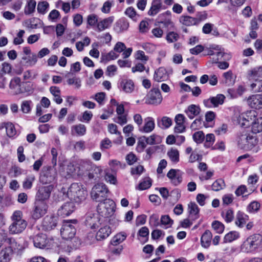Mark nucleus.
<instances>
[{
  "label": "nucleus",
  "mask_w": 262,
  "mask_h": 262,
  "mask_svg": "<svg viewBox=\"0 0 262 262\" xmlns=\"http://www.w3.org/2000/svg\"><path fill=\"white\" fill-rule=\"evenodd\" d=\"M4 126L6 128V133L7 136L12 138L16 135V130L15 128L14 125L11 122H4L3 123Z\"/></svg>",
  "instance_id": "nucleus-38"
},
{
  "label": "nucleus",
  "mask_w": 262,
  "mask_h": 262,
  "mask_svg": "<svg viewBox=\"0 0 262 262\" xmlns=\"http://www.w3.org/2000/svg\"><path fill=\"white\" fill-rule=\"evenodd\" d=\"M101 170L96 166H90V168L89 169L88 172L86 173V176L88 177L89 179H95L99 178V175Z\"/></svg>",
  "instance_id": "nucleus-35"
},
{
  "label": "nucleus",
  "mask_w": 262,
  "mask_h": 262,
  "mask_svg": "<svg viewBox=\"0 0 262 262\" xmlns=\"http://www.w3.org/2000/svg\"><path fill=\"white\" fill-rule=\"evenodd\" d=\"M32 103L31 100L23 101L21 104V111L25 114L29 113L31 111V104Z\"/></svg>",
  "instance_id": "nucleus-50"
},
{
  "label": "nucleus",
  "mask_w": 262,
  "mask_h": 262,
  "mask_svg": "<svg viewBox=\"0 0 262 262\" xmlns=\"http://www.w3.org/2000/svg\"><path fill=\"white\" fill-rule=\"evenodd\" d=\"M162 101V97L160 90L154 88L149 91L146 99V103L157 105L160 104Z\"/></svg>",
  "instance_id": "nucleus-9"
},
{
  "label": "nucleus",
  "mask_w": 262,
  "mask_h": 262,
  "mask_svg": "<svg viewBox=\"0 0 262 262\" xmlns=\"http://www.w3.org/2000/svg\"><path fill=\"white\" fill-rule=\"evenodd\" d=\"M159 137L158 135L155 134H153L148 137H143L145 139L146 143L149 145H154L158 143L159 142L157 141V140Z\"/></svg>",
  "instance_id": "nucleus-62"
},
{
  "label": "nucleus",
  "mask_w": 262,
  "mask_h": 262,
  "mask_svg": "<svg viewBox=\"0 0 262 262\" xmlns=\"http://www.w3.org/2000/svg\"><path fill=\"white\" fill-rule=\"evenodd\" d=\"M138 238L142 244H144L148 240L149 230L147 227L141 228L137 233Z\"/></svg>",
  "instance_id": "nucleus-30"
},
{
  "label": "nucleus",
  "mask_w": 262,
  "mask_h": 262,
  "mask_svg": "<svg viewBox=\"0 0 262 262\" xmlns=\"http://www.w3.org/2000/svg\"><path fill=\"white\" fill-rule=\"evenodd\" d=\"M180 22L186 26H197L196 20L190 16L182 15L180 17Z\"/></svg>",
  "instance_id": "nucleus-33"
},
{
  "label": "nucleus",
  "mask_w": 262,
  "mask_h": 262,
  "mask_svg": "<svg viewBox=\"0 0 262 262\" xmlns=\"http://www.w3.org/2000/svg\"><path fill=\"white\" fill-rule=\"evenodd\" d=\"M251 130L254 134H257L262 131V117L257 118L254 122H252Z\"/></svg>",
  "instance_id": "nucleus-41"
},
{
  "label": "nucleus",
  "mask_w": 262,
  "mask_h": 262,
  "mask_svg": "<svg viewBox=\"0 0 262 262\" xmlns=\"http://www.w3.org/2000/svg\"><path fill=\"white\" fill-rule=\"evenodd\" d=\"M189 214L199 213L200 209L194 202H190L188 206Z\"/></svg>",
  "instance_id": "nucleus-64"
},
{
  "label": "nucleus",
  "mask_w": 262,
  "mask_h": 262,
  "mask_svg": "<svg viewBox=\"0 0 262 262\" xmlns=\"http://www.w3.org/2000/svg\"><path fill=\"white\" fill-rule=\"evenodd\" d=\"M125 14L133 20H136L137 13L133 7H129L127 8L125 11Z\"/></svg>",
  "instance_id": "nucleus-63"
},
{
  "label": "nucleus",
  "mask_w": 262,
  "mask_h": 262,
  "mask_svg": "<svg viewBox=\"0 0 262 262\" xmlns=\"http://www.w3.org/2000/svg\"><path fill=\"white\" fill-rule=\"evenodd\" d=\"M167 177L174 186L179 185L182 182V176L178 169H171L167 173Z\"/></svg>",
  "instance_id": "nucleus-16"
},
{
  "label": "nucleus",
  "mask_w": 262,
  "mask_h": 262,
  "mask_svg": "<svg viewBox=\"0 0 262 262\" xmlns=\"http://www.w3.org/2000/svg\"><path fill=\"white\" fill-rule=\"evenodd\" d=\"M22 216L23 213L20 211H15L13 213L11 216L13 222L9 227V231L10 234H19L26 229L27 222L22 219Z\"/></svg>",
  "instance_id": "nucleus-1"
},
{
  "label": "nucleus",
  "mask_w": 262,
  "mask_h": 262,
  "mask_svg": "<svg viewBox=\"0 0 262 262\" xmlns=\"http://www.w3.org/2000/svg\"><path fill=\"white\" fill-rule=\"evenodd\" d=\"M193 139L196 143H201L205 140V135L202 131H198L193 134Z\"/></svg>",
  "instance_id": "nucleus-54"
},
{
  "label": "nucleus",
  "mask_w": 262,
  "mask_h": 262,
  "mask_svg": "<svg viewBox=\"0 0 262 262\" xmlns=\"http://www.w3.org/2000/svg\"><path fill=\"white\" fill-rule=\"evenodd\" d=\"M35 181V177L33 175L27 177L23 182V187L24 189H30Z\"/></svg>",
  "instance_id": "nucleus-46"
},
{
  "label": "nucleus",
  "mask_w": 262,
  "mask_h": 262,
  "mask_svg": "<svg viewBox=\"0 0 262 262\" xmlns=\"http://www.w3.org/2000/svg\"><path fill=\"white\" fill-rule=\"evenodd\" d=\"M212 227L217 233H222L224 230V225L218 221H214L212 223Z\"/></svg>",
  "instance_id": "nucleus-52"
},
{
  "label": "nucleus",
  "mask_w": 262,
  "mask_h": 262,
  "mask_svg": "<svg viewBox=\"0 0 262 262\" xmlns=\"http://www.w3.org/2000/svg\"><path fill=\"white\" fill-rule=\"evenodd\" d=\"M67 81L68 84L70 85L74 84L76 89H78L81 87V81L79 78L74 77L69 78Z\"/></svg>",
  "instance_id": "nucleus-58"
},
{
  "label": "nucleus",
  "mask_w": 262,
  "mask_h": 262,
  "mask_svg": "<svg viewBox=\"0 0 262 262\" xmlns=\"http://www.w3.org/2000/svg\"><path fill=\"white\" fill-rule=\"evenodd\" d=\"M167 156L173 163H178L179 161V152L178 149L171 148L167 152Z\"/></svg>",
  "instance_id": "nucleus-44"
},
{
  "label": "nucleus",
  "mask_w": 262,
  "mask_h": 262,
  "mask_svg": "<svg viewBox=\"0 0 262 262\" xmlns=\"http://www.w3.org/2000/svg\"><path fill=\"white\" fill-rule=\"evenodd\" d=\"M75 210L74 203L72 202L64 203L58 210L57 213L62 217L70 215Z\"/></svg>",
  "instance_id": "nucleus-15"
},
{
  "label": "nucleus",
  "mask_w": 262,
  "mask_h": 262,
  "mask_svg": "<svg viewBox=\"0 0 262 262\" xmlns=\"http://www.w3.org/2000/svg\"><path fill=\"white\" fill-rule=\"evenodd\" d=\"M53 190V186L52 185L39 187L36 195V200L44 201L48 200L50 198Z\"/></svg>",
  "instance_id": "nucleus-11"
},
{
  "label": "nucleus",
  "mask_w": 262,
  "mask_h": 262,
  "mask_svg": "<svg viewBox=\"0 0 262 262\" xmlns=\"http://www.w3.org/2000/svg\"><path fill=\"white\" fill-rule=\"evenodd\" d=\"M260 235H252L247 238L241 246V251L245 253L254 252L260 243Z\"/></svg>",
  "instance_id": "nucleus-6"
},
{
  "label": "nucleus",
  "mask_w": 262,
  "mask_h": 262,
  "mask_svg": "<svg viewBox=\"0 0 262 262\" xmlns=\"http://www.w3.org/2000/svg\"><path fill=\"white\" fill-rule=\"evenodd\" d=\"M121 86L126 93H131L134 89V84L131 80L123 79L121 82Z\"/></svg>",
  "instance_id": "nucleus-34"
},
{
  "label": "nucleus",
  "mask_w": 262,
  "mask_h": 262,
  "mask_svg": "<svg viewBox=\"0 0 262 262\" xmlns=\"http://www.w3.org/2000/svg\"><path fill=\"white\" fill-rule=\"evenodd\" d=\"M161 7L162 2L160 0H153L148 14L150 16L156 15L160 11Z\"/></svg>",
  "instance_id": "nucleus-29"
},
{
  "label": "nucleus",
  "mask_w": 262,
  "mask_h": 262,
  "mask_svg": "<svg viewBox=\"0 0 262 262\" xmlns=\"http://www.w3.org/2000/svg\"><path fill=\"white\" fill-rule=\"evenodd\" d=\"M23 169L18 166L16 165L12 166L10 169L9 174L12 177H17L23 173Z\"/></svg>",
  "instance_id": "nucleus-53"
},
{
  "label": "nucleus",
  "mask_w": 262,
  "mask_h": 262,
  "mask_svg": "<svg viewBox=\"0 0 262 262\" xmlns=\"http://www.w3.org/2000/svg\"><path fill=\"white\" fill-rule=\"evenodd\" d=\"M55 178V172L53 170H50L47 171L43 175L40 177V181L43 183H50L54 180Z\"/></svg>",
  "instance_id": "nucleus-32"
},
{
  "label": "nucleus",
  "mask_w": 262,
  "mask_h": 262,
  "mask_svg": "<svg viewBox=\"0 0 262 262\" xmlns=\"http://www.w3.org/2000/svg\"><path fill=\"white\" fill-rule=\"evenodd\" d=\"M247 77L249 80H258L262 77V67H255L248 71Z\"/></svg>",
  "instance_id": "nucleus-20"
},
{
  "label": "nucleus",
  "mask_w": 262,
  "mask_h": 262,
  "mask_svg": "<svg viewBox=\"0 0 262 262\" xmlns=\"http://www.w3.org/2000/svg\"><path fill=\"white\" fill-rule=\"evenodd\" d=\"M28 85L27 82H21L20 78L15 77L12 79L9 84V88L11 90H15L17 87L20 88V86H25Z\"/></svg>",
  "instance_id": "nucleus-43"
},
{
  "label": "nucleus",
  "mask_w": 262,
  "mask_h": 262,
  "mask_svg": "<svg viewBox=\"0 0 262 262\" xmlns=\"http://www.w3.org/2000/svg\"><path fill=\"white\" fill-rule=\"evenodd\" d=\"M77 224L76 220H64L60 229L62 237L69 240L73 238L76 234L75 225Z\"/></svg>",
  "instance_id": "nucleus-3"
},
{
  "label": "nucleus",
  "mask_w": 262,
  "mask_h": 262,
  "mask_svg": "<svg viewBox=\"0 0 262 262\" xmlns=\"http://www.w3.org/2000/svg\"><path fill=\"white\" fill-rule=\"evenodd\" d=\"M36 2L35 1H28L27 5L24 10V13L26 15H29L33 13L35 8Z\"/></svg>",
  "instance_id": "nucleus-48"
},
{
  "label": "nucleus",
  "mask_w": 262,
  "mask_h": 262,
  "mask_svg": "<svg viewBox=\"0 0 262 262\" xmlns=\"http://www.w3.org/2000/svg\"><path fill=\"white\" fill-rule=\"evenodd\" d=\"M115 206V203L112 200L105 199L100 202L97 206V211L102 216L108 217L114 214Z\"/></svg>",
  "instance_id": "nucleus-5"
},
{
  "label": "nucleus",
  "mask_w": 262,
  "mask_h": 262,
  "mask_svg": "<svg viewBox=\"0 0 262 262\" xmlns=\"http://www.w3.org/2000/svg\"><path fill=\"white\" fill-rule=\"evenodd\" d=\"M225 80L224 83L228 86L232 85L235 82V80L233 77V74L231 71H229L225 72L223 74Z\"/></svg>",
  "instance_id": "nucleus-47"
},
{
  "label": "nucleus",
  "mask_w": 262,
  "mask_h": 262,
  "mask_svg": "<svg viewBox=\"0 0 262 262\" xmlns=\"http://www.w3.org/2000/svg\"><path fill=\"white\" fill-rule=\"evenodd\" d=\"M144 125L139 128V131L143 133H149L152 132L155 126L154 119L151 117H147L144 119Z\"/></svg>",
  "instance_id": "nucleus-18"
},
{
  "label": "nucleus",
  "mask_w": 262,
  "mask_h": 262,
  "mask_svg": "<svg viewBox=\"0 0 262 262\" xmlns=\"http://www.w3.org/2000/svg\"><path fill=\"white\" fill-rule=\"evenodd\" d=\"M11 251L10 249L6 248L0 252V261L7 262L11 259Z\"/></svg>",
  "instance_id": "nucleus-45"
},
{
  "label": "nucleus",
  "mask_w": 262,
  "mask_h": 262,
  "mask_svg": "<svg viewBox=\"0 0 262 262\" xmlns=\"http://www.w3.org/2000/svg\"><path fill=\"white\" fill-rule=\"evenodd\" d=\"M37 61V56L35 53H32L31 55L28 56V60L25 62L27 66H34Z\"/></svg>",
  "instance_id": "nucleus-59"
},
{
  "label": "nucleus",
  "mask_w": 262,
  "mask_h": 262,
  "mask_svg": "<svg viewBox=\"0 0 262 262\" xmlns=\"http://www.w3.org/2000/svg\"><path fill=\"white\" fill-rule=\"evenodd\" d=\"M6 245L9 246L8 249H10L11 252L16 250L19 251L22 248V246L19 244H18L15 239L12 237H8Z\"/></svg>",
  "instance_id": "nucleus-39"
},
{
  "label": "nucleus",
  "mask_w": 262,
  "mask_h": 262,
  "mask_svg": "<svg viewBox=\"0 0 262 262\" xmlns=\"http://www.w3.org/2000/svg\"><path fill=\"white\" fill-rule=\"evenodd\" d=\"M100 220L98 214L89 213L86 215L85 224L91 229H95L99 227Z\"/></svg>",
  "instance_id": "nucleus-17"
},
{
  "label": "nucleus",
  "mask_w": 262,
  "mask_h": 262,
  "mask_svg": "<svg viewBox=\"0 0 262 262\" xmlns=\"http://www.w3.org/2000/svg\"><path fill=\"white\" fill-rule=\"evenodd\" d=\"M114 20V16L106 18L99 22L97 24V29L99 32H101L109 28Z\"/></svg>",
  "instance_id": "nucleus-22"
},
{
  "label": "nucleus",
  "mask_w": 262,
  "mask_h": 262,
  "mask_svg": "<svg viewBox=\"0 0 262 262\" xmlns=\"http://www.w3.org/2000/svg\"><path fill=\"white\" fill-rule=\"evenodd\" d=\"M111 233L110 227L107 226L101 228L97 232L96 238L97 241H102L107 238Z\"/></svg>",
  "instance_id": "nucleus-26"
},
{
  "label": "nucleus",
  "mask_w": 262,
  "mask_h": 262,
  "mask_svg": "<svg viewBox=\"0 0 262 262\" xmlns=\"http://www.w3.org/2000/svg\"><path fill=\"white\" fill-rule=\"evenodd\" d=\"M129 23L125 18L118 20L114 26V30L117 33H121L128 29Z\"/></svg>",
  "instance_id": "nucleus-24"
},
{
  "label": "nucleus",
  "mask_w": 262,
  "mask_h": 262,
  "mask_svg": "<svg viewBox=\"0 0 262 262\" xmlns=\"http://www.w3.org/2000/svg\"><path fill=\"white\" fill-rule=\"evenodd\" d=\"M237 142L238 146L241 149L249 150L255 146L257 141L255 136L245 134L239 137Z\"/></svg>",
  "instance_id": "nucleus-7"
},
{
  "label": "nucleus",
  "mask_w": 262,
  "mask_h": 262,
  "mask_svg": "<svg viewBox=\"0 0 262 262\" xmlns=\"http://www.w3.org/2000/svg\"><path fill=\"white\" fill-rule=\"evenodd\" d=\"M239 237V233L235 231H230L227 233L224 237V243H231Z\"/></svg>",
  "instance_id": "nucleus-40"
},
{
  "label": "nucleus",
  "mask_w": 262,
  "mask_h": 262,
  "mask_svg": "<svg viewBox=\"0 0 262 262\" xmlns=\"http://www.w3.org/2000/svg\"><path fill=\"white\" fill-rule=\"evenodd\" d=\"M212 234L210 231L206 230L202 235L201 243L203 247L208 248L211 244Z\"/></svg>",
  "instance_id": "nucleus-25"
},
{
  "label": "nucleus",
  "mask_w": 262,
  "mask_h": 262,
  "mask_svg": "<svg viewBox=\"0 0 262 262\" xmlns=\"http://www.w3.org/2000/svg\"><path fill=\"white\" fill-rule=\"evenodd\" d=\"M34 246L38 248L43 249L47 246H50L49 239L44 234H39L33 238Z\"/></svg>",
  "instance_id": "nucleus-14"
},
{
  "label": "nucleus",
  "mask_w": 262,
  "mask_h": 262,
  "mask_svg": "<svg viewBox=\"0 0 262 262\" xmlns=\"http://www.w3.org/2000/svg\"><path fill=\"white\" fill-rule=\"evenodd\" d=\"M249 220V216L242 211H238L235 216V224L239 228H243Z\"/></svg>",
  "instance_id": "nucleus-19"
},
{
  "label": "nucleus",
  "mask_w": 262,
  "mask_h": 262,
  "mask_svg": "<svg viewBox=\"0 0 262 262\" xmlns=\"http://www.w3.org/2000/svg\"><path fill=\"white\" fill-rule=\"evenodd\" d=\"M207 17V13L205 11L198 12L196 13L195 19L196 20V24L198 25L201 21L205 20Z\"/></svg>",
  "instance_id": "nucleus-61"
},
{
  "label": "nucleus",
  "mask_w": 262,
  "mask_h": 262,
  "mask_svg": "<svg viewBox=\"0 0 262 262\" xmlns=\"http://www.w3.org/2000/svg\"><path fill=\"white\" fill-rule=\"evenodd\" d=\"M154 78L155 81L158 82L166 80L168 78V75L166 70L163 67L159 68L155 71Z\"/></svg>",
  "instance_id": "nucleus-21"
},
{
  "label": "nucleus",
  "mask_w": 262,
  "mask_h": 262,
  "mask_svg": "<svg viewBox=\"0 0 262 262\" xmlns=\"http://www.w3.org/2000/svg\"><path fill=\"white\" fill-rule=\"evenodd\" d=\"M251 89L257 92H262V80H256L251 84Z\"/></svg>",
  "instance_id": "nucleus-56"
},
{
  "label": "nucleus",
  "mask_w": 262,
  "mask_h": 262,
  "mask_svg": "<svg viewBox=\"0 0 262 262\" xmlns=\"http://www.w3.org/2000/svg\"><path fill=\"white\" fill-rule=\"evenodd\" d=\"M205 142L204 145L206 147H211L214 142L215 137L213 134H208L205 137Z\"/></svg>",
  "instance_id": "nucleus-55"
},
{
  "label": "nucleus",
  "mask_w": 262,
  "mask_h": 262,
  "mask_svg": "<svg viewBox=\"0 0 262 262\" xmlns=\"http://www.w3.org/2000/svg\"><path fill=\"white\" fill-rule=\"evenodd\" d=\"M118 56L119 54L116 53L114 50L110 51L108 53H103L102 54L101 57V62L106 63L111 60H114L116 59L118 57Z\"/></svg>",
  "instance_id": "nucleus-36"
},
{
  "label": "nucleus",
  "mask_w": 262,
  "mask_h": 262,
  "mask_svg": "<svg viewBox=\"0 0 262 262\" xmlns=\"http://www.w3.org/2000/svg\"><path fill=\"white\" fill-rule=\"evenodd\" d=\"M58 223V217L54 215H47L44 217L41 224L42 229L46 231L54 229Z\"/></svg>",
  "instance_id": "nucleus-12"
},
{
  "label": "nucleus",
  "mask_w": 262,
  "mask_h": 262,
  "mask_svg": "<svg viewBox=\"0 0 262 262\" xmlns=\"http://www.w3.org/2000/svg\"><path fill=\"white\" fill-rule=\"evenodd\" d=\"M86 131V126L82 124L74 125L71 126V135L73 136H84Z\"/></svg>",
  "instance_id": "nucleus-23"
},
{
  "label": "nucleus",
  "mask_w": 262,
  "mask_h": 262,
  "mask_svg": "<svg viewBox=\"0 0 262 262\" xmlns=\"http://www.w3.org/2000/svg\"><path fill=\"white\" fill-rule=\"evenodd\" d=\"M49 3L47 2L44 1L39 2L37 5V11L41 14H44L47 12V9L49 7Z\"/></svg>",
  "instance_id": "nucleus-57"
},
{
  "label": "nucleus",
  "mask_w": 262,
  "mask_h": 262,
  "mask_svg": "<svg viewBox=\"0 0 262 262\" xmlns=\"http://www.w3.org/2000/svg\"><path fill=\"white\" fill-rule=\"evenodd\" d=\"M127 235L124 232H121L117 234L114 236L111 241L112 245L117 246L120 243L123 242L126 238Z\"/></svg>",
  "instance_id": "nucleus-42"
},
{
  "label": "nucleus",
  "mask_w": 262,
  "mask_h": 262,
  "mask_svg": "<svg viewBox=\"0 0 262 262\" xmlns=\"http://www.w3.org/2000/svg\"><path fill=\"white\" fill-rule=\"evenodd\" d=\"M221 215L227 223H231L234 219V211L231 208L223 211Z\"/></svg>",
  "instance_id": "nucleus-37"
},
{
  "label": "nucleus",
  "mask_w": 262,
  "mask_h": 262,
  "mask_svg": "<svg viewBox=\"0 0 262 262\" xmlns=\"http://www.w3.org/2000/svg\"><path fill=\"white\" fill-rule=\"evenodd\" d=\"M225 96L223 94H217L216 96L210 97L208 99H204L203 103L208 108L216 107L219 105L223 104Z\"/></svg>",
  "instance_id": "nucleus-10"
},
{
  "label": "nucleus",
  "mask_w": 262,
  "mask_h": 262,
  "mask_svg": "<svg viewBox=\"0 0 262 262\" xmlns=\"http://www.w3.org/2000/svg\"><path fill=\"white\" fill-rule=\"evenodd\" d=\"M109 190L106 186L102 183L95 185L91 192L92 199L96 202H100L107 199Z\"/></svg>",
  "instance_id": "nucleus-4"
},
{
  "label": "nucleus",
  "mask_w": 262,
  "mask_h": 262,
  "mask_svg": "<svg viewBox=\"0 0 262 262\" xmlns=\"http://www.w3.org/2000/svg\"><path fill=\"white\" fill-rule=\"evenodd\" d=\"M225 183L223 179H219L216 180L212 185V189L217 191L223 189L225 187Z\"/></svg>",
  "instance_id": "nucleus-49"
},
{
  "label": "nucleus",
  "mask_w": 262,
  "mask_h": 262,
  "mask_svg": "<svg viewBox=\"0 0 262 262\" xmlns=\"http://www.w3.org/2000/svg\"><path fill=\"white\" fill-rule=\"evenodd\" d=\"M160 222L162 225L170 227L172 225L173 221L168 215H163L161 217Z\"/></svg>",
  "instance_id": "nucleus-60"
},
{
  "label": "nucleus",
  "mask_w": 262,
  "mask_h": 262,
  "mask_svg": "<svg viewBox=\"0 0 262 262\" xmlns=\"http://www.w3.org/2000/svg\"><path fill=\"white\" fill-rule=\"evenodd\" d=\"M68 197L76 203H80L86 199L87 192L82 187V186L78 183H73L68 191Z\"/></svg>",
  "instance_id": "nucleus-2"
},
{
  "label": "nucleus",
  "mask_w": 262,
  "mask_h": 262,
  "mask_svg": "<svg viewBox=\"0 0 262 262\" xmlns=\"http://www.w3.org/2000/svg\"><path fill=\"white\" fill-rule=\"evenodd\" d=\"M170 12L169 11H167L165 13L159 15L158 16V23L163 24V25L166 28H172L173 27V23L171 21L170 19H163L165 16L167 15L168 16H170Z\"/></svg>",
  "instance_id": "nucleus-28"
},
{
  "label": "nucleus",
  "mask_w": 262,
  "mask_h": 262,
  "mask_svg": "<svg viewBox=\"0 0 262 262\" xmlns=\"http://www.w3.org/2000/svg\"><path fill=\"white\" fill-rule=\"evenodd\" d=\"M48 205L45 201H36L31 215L33 219L37 220L41 217L47 212Z\"/></svg>",
  "instance_id": "nucleus-8"
},
{
  "label": "nucleus",
  "mask_w": 262,
  "mask_h": 262,
  "mask_svg": "<svg viewBox=\"0 0 262 262\" xmlns=\"http://www.w3.org/2000/svg\"><path fill=\"white\" fill-rule=\"evenodd\" d=\"M247 102L250 107L260 110L262 108V95H252L247 98Z\"/></svg>",
  "instance_id": "nucleus-13"
},
{
  "label": "nucleus",
  "mask_w": 262,
  "mask_h": 262,
  "mask_svg": "<svg viewBox=\"0 0 262 262\" xmlns=\"http://www.w3.org/2000/svg\"><path fill=\"white\" fill-rule=\"evenodd\" d=\"M172 121L171 118L164 116L160 119H158V126L163 129L169 128L172 125Z\"/></svg>",
  "instance_id": "nucleus-31"
},
{
  "label": "nucleus",
  "mask_w": 262,
  "mask_h": 262,
  "mask_svg": "<svg viewBox=\"0 0 262 262\" xmlns=\"http://www.w3.org/2000/svg\"><path fill=\"white\" fill-rule=\"evenodd\" d=\"M152 184V180L147 178L143 180L138 185V189L143 190L149 188Z\"/></svg>",
  "instance_id": "nucleus-51"
},
{
  "label": "nucleus",
  "mask_w": 262,
  "mask_h": 262,
  "mask_svg": "<svg viewBox=\"0 0 262 262\" xmlns=\"http://www.w3.org/2000/svg\"><path fill=\"white\" fill-rule=\"evenodd\" d=\"M200 111L201 108L199 106L195 104H191L185 110V113L190 119H192L195 116L198 115Z\"/></svg>",
  "instance_id": "nucleus-27"
}]
</instances>
